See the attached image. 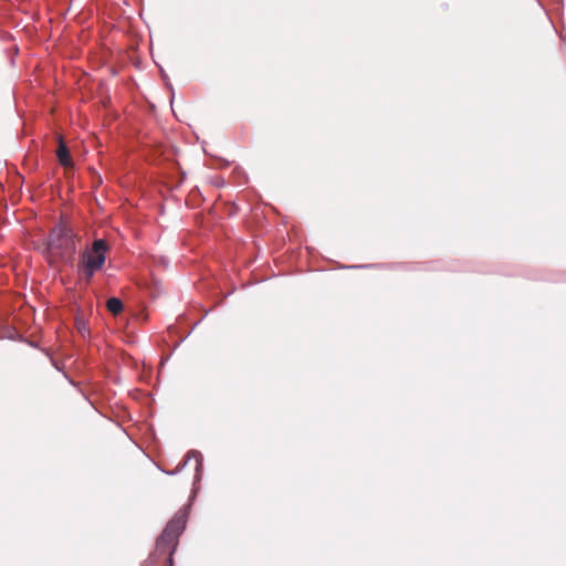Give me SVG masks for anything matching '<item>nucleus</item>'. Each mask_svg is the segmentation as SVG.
Wrapping results in <instances>:
<instances>
[{
	"mask_svg": "<svg viewBox=\"0 0 566 566\" xmlns=\"http://www.w3.org/2000/svg\"><path fill=\"white\" fill-rule=\"evenodd\" d=\"M48 249L55 255L73 254L76 250L73 231L64 223L56 226L48 239Z\"/></svg>",
	"mask_w": 566,
	"mask_h": 566,
	"instance_id": "obj_1",
	"label": "nucleus"
},
{
	"mask_svg": "<svg viewBox=\"0 0 566 566\" xmlns=\"http://www.w3.org/2000/svg\"><path fill=\"white\" fill-rule=\"evenodd\" d=\"M106 242L102 239L95 240L92 249L84 253L82 269L85 279L88 281L105 263Z\"/></svg>",
	"mask_w": 566,
	"mask_h": 566,
	"instance_id": "obj_2",
	"label": "nucleus"
},
{
	"mask_svg": "<svg viewBox=\"0 0 566 566\" xmlns=\"http://www.w3.org/2000/svg\"><path fill=\"white\" fill-rule=\"evenodd\" d=\"M177 543V533H161L157 538L156 549L159 554H168V558H172Z\"/></svg>",
	"mask_w": 566,
	"mask_h": 566,
	"instance_id": "obj_3",
	"label": "nucleus"
},
{
	"mask_svg": "<svg viewBox=\"0 0 566 566\" xmlns=\"http://www.w3.org/2000/svg\"><path fill=\"white\" fill-rule=\"evenodd\" d=\"M187 510H180L168 523L165 531H184L187 523Z\"/></svg>",
	"mask_w": 566,
	"mask_h": 566,
	"instance_id": "obj_4",
	"label": "nucleus"
},
{
	"mask_svg": "<svg viewBox=\"0 0 566 566\" xmlns=\"http://www.w3.org/2000/svg\"><path fill=\"white\" fill-rule=\"evenodd\" d=\"M57 157H59L60 163L63 166H65V167L71 166V159H70V156H69V150H67L66 146L63 143H60V146H59V149H57Z\"/></svg>",
	"mask_w": 566,
	"mask_h": 566,
	"instance_id": "obj_5",
	"label": "nucleus"
},
{
	"mask_svg": "<svg viewBox=\"0 0 566 566\" xmlns=\"http://www.w3.org/2000/svg\"><path fill=\"white\" fill-rule=\"evenodd\" d=\"M107 308L109 312L116 315L122 312L123 303L119 298L112 297L107 301Z\"/></svg>",
	"mask_w": 566,
	"mask_h": 566,
	"instance_id": "obj_6",
	"label": "nucleus"
},
{
	"mask_svg": "<svg viewBox=\"0 0 566 566\" xmlns=\"http://www.w3.org/2000/svg\"><path fill=\"white\" fill-rule=\"evenodd\" d=\"M191 457L196 459L197 469L201 465L200 454L196 451H191L187 454V460H189Z\"/></svg>",
	"mask_w": 566,
	"mask_h": 566,
	"instance_id": "obj_7",
	"label": "nucleus"
},
{
	"mask_svg": "<svg viewBox=\"0 0 566 566\" xmlns=\"http://www.w3.org/2000/svg\"><path fill=\"white\" fill-rule=\"evenodd\" d=\"M172 564H174L172 558H167V566H172Z\"/></svg>",
	"mask_w": 566,
	"mask_h": 566,
	"instance_id": "obj_8",
	"label": "nucleus"
}]
</instances>
